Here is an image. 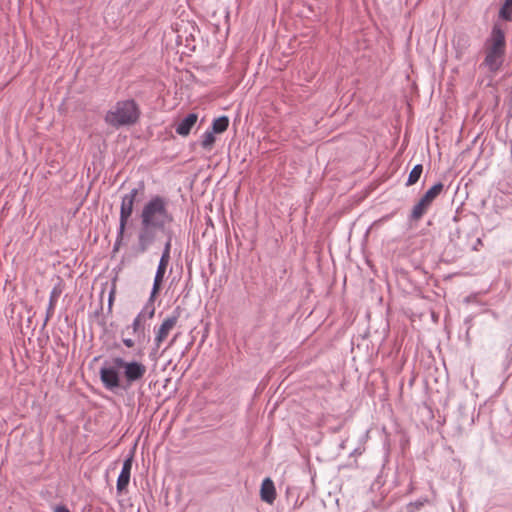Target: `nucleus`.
<instances>
[{"label":"nucleus","mask_w":512,"mask_h":512,"mask_svg":"<svg viewBox=\"0 0 512 512\" xmlns=\"http://www.w3.org/2000/svg\"><path fill=\"white\" fill-rule=\"evenodd\" d=\"M111 363L105 362L99 371L103 387L111 392H116L119 388L129 389L133 384L140 382L147 372V367L136 360L126 361L117 356L112 358Z\"/></svg>","instance_id":"1"},{"label":"nucleus","mask_w":512,"mask_h":512,"mask_svg":"<svg viewBox=\"0 0 512 512\" xmlns=\"http://www.w3.org/2000/svg\"><path fill=\"white\" fill-rule=\"evenodd\" d=\"M141 223L159 228L160 232L166 233V227L173 222V216L168 211L166 198L153 196L142 208L140 215Z\"/></svg>","instance_id":"2"},{"label":"nucleus","mask_w":512,"mask_h":512,"mask_svg":"<svg viewBox=\"0 0 512 512\" xmlns=\"http://www.w3.org/2000/svg\"><path fill=\"white\" fill-rule=\"evenodd\" d=\"M505 34L501 26L495 24L492 31L485 42V65L490 72H496L500 69L504 61L505 55Z\"/></svg>","instance_id":"3"},{"label":"nucleus","mask_w":512,"mask_h":512,"mask_svg":"<svg viewBox=\"0 0 512 512\" xmlns=\"http://www.w3.org/2000/svg\"><path fill=\"white\" fill-rule=\"evenodd\" d=\"M140 117V108L133 99L121 100L106 113L105 122L114 128L131 126L137 123Z\"/></svg>","instance_id":"4"},{"label":"nucleus","mask_w":512,"mask_h":512,"mask_svg":"<svg viewBox=\"0 0 512 512\" xmlns=\"http://www.w3.org/2000/svg\"><path fill=\"white\" fill-rule=\"evenodd\" d=\"M444 185L441 182L434 184L426 193L420 198V200L414 205L411 214V221H418L431 206L436 197L442 192Z\"/></svg>","instance_id":"5"},{"label":"nucleus","mask_w":512,"mask_h":512,"mask_svg":"<svg viewBox=\"0 0 512 512\" xmlns=\"http://www.w3.org/2000/svg\"><path fill=\"white\" fill-rule=\"evenodd\" d=\"M181 315L180 307H176L173 312L168 315L161 325L158 328H155V337H154V350H158L161 344L166 340L169 333L178 323V320Z\"/></svg>","instance_id":"6"},{"label":"nucleus","mask_w":512,"mask_h":512,"mask_svg":"<svg viewBox=\"0 0 512 512\" xmlns=\"http://www.w3.org/2000/svg\"><path fill=\"white\" fill-rule=\"evenodd\" d=\"M154 301L155 300H150V298L148 299L145 306L138 313V315L134 318L131 326L129 327L132 329V333L135 336H137V338L139 340L141 338H144V336H145L146 321L149 319H152L155 314Z\"/></svg>","instance_id":"7"},{"label":"nucleus","mask_w":512,"mask_h":512,"mask_svg":"<svg viewBox=\"0 0 512 512\" xmlns=\"http://www.w3.org/2000/svg\"><path fill=\"white\" fill-rule=\"evenodd\" d=\"M139 188H133L127 194L122 197L121 206H120V217H119V225L121 226V230L125 231L129 218L133 213L134 202L140 190L144 188L143 182L139 183Z\"/></svg>","instance_id":"8"},{"label":"nucleus","mask_w":512,"mask_h":512,"mask_svg":"<svg viewBox=\"0 0 512 512\" xmlns=\"http://www.w3.org/2000/svg\"><path fill=\"white\" fill-rule=\"evenodd\" d=\"M158 232H160L159 228H156L152 225L147 226L145 225V223H141V227L137 236V252L145 253L146 251H148V249L156 241Z\"/></svg>","instance_id":"9"},{"label":"nucleus","mask_w":512,"mask_h":512,"mask_svg":"<svg viewBox=\"0 0 512 512\" xmlns=\"http://www.w3.org/2000/svg\"><path fill=\"white\" fill-rule=\"evenodd\" d=\"M169 261L170 260H168L166 258H160V260H159V263H158V266L156 269V273H155V277H154V281H153L152 290H151V293L149 296L150 300H155L157 293L160 291L161 284L164 279Z\"/></svg>","instance_id":"10"},{"label":"nucleus","mask_w":512,"mask_h":512,"mask_svg":"<svg viewBox=\"0 0 512 512\" xmlns=\"http://www.w3.org/2000/svg\"><path fill=\"white\" fill-rule=\"evenodd\" d=\"M132 460L133 456L130 455L127 459L124 460L122 469L117 478L116 488L118 492H122L129 484L131 469H132Z\"/></svg>","instance_id":"11"},{"label":"nucleus","mask_w":512,"mask_h":512,"mask_svg":"<svg viewBox=\"0 0 512 512\" xmlns=\"http://www.w3.org/2000/svg\"><path fill=\"white\" fill-rule=\"evenodd\" d=\"M198 115L196 113L188 114L176 126L175 131L180 136H188L196 124Z\"/></svg>","instance_id":"12"},{"label":"nucleus","mask_w":512,"mask_h":512,"mask_svg":"<svg viewBox=\"0 0 512 512\" xmlns=\"http://www.w3.org/2000/svg\"><path fill=\"white\" fill-rule=\"evenodd\" d=\"M261 500L272 504L276 498V490L273 481L270 478H265L261 484L260 489Z\"/></svg>","instance_id":"13"},{"label":"nucleus","mask_w":512,"mask_h":512,"mask_svg":"<svg viewBox=\"0 0 512 512\" xmlns=\"http://www.w3.org/2000/svg\"><path fill=\"white\" fill-rule=\"evenodd\" d=\"M470 46V39L466 34H458L453 40V47L457 59H462Z\"/></svg>","instance_id":"14"},{"label":"nucleus","mask_w":512,"mask_h":512,"mask_svg":"<svg viewBox=\"0 0 512 512\" xmlns=\"http://www.w3.org/2000/svg\"><path fill=\"white\" fill-rule=\"evenodd\" d=\"M60 294H61V290H59L57 287H54L52 289V291L50 292L49 304H48V307H47V311H46V316H45V319H44L43 327L46 326V324L49 321V319L53 316L54 310H55V306H56V303H57V300H58V297L60 296Z\"/></svg>","instance_id":"15"},{"label":"nucleus","mask_w":512,"mask_h":512,"mask_svg":"<svg viewBox=\"0 0 512 512\" xmlns=\"http://www.w3.org/2000/svg\"><path fill=\"white\" fill-rule=\"evenodd\" d=\"M229 125V119L227 116H220L216 118L212 123L211 131L214 133H223L227 130Z\"/></svg>","instance_id":"16"},{"label":"nucleus","mask_w":512,"mask_h":512,"mask_svg":"<svg viewBox=\"0 0 512 512\" xmlns=\"http://www.w3.org/2000/svg\"><path fill=\"white\" fill-rule=\"evenodd\" d=\"M423 172L422 164L415 165L408 175L406 186H412L418 182Z\"/></svg>","instance_id":"17"},{"label":"nucleus","mask_w":512,"mask_h":512,"mask_svg":"<svg viewBox=\"0 0 512 512\" xmlns=\"http://www.w3.org/2000/svg\"><path fill=\"white\" fill-rule=\"evenodd\" d=\"M499 16L506 21L512 18V0H505L499 11Z\"/></svg>","instance_id":"18"},{"label":"nucleus","mask_w":512,"mask_h":512,"mask_svg":"<svg viewBox=\"0 0 512 512\" xmlns=\"http://www.w3.org/2000/svg\"><path fill=\"white\" fill-rule=\"evenodd\" d=\"M214 132H212L211 130H207L203 135H202V140H201V146L204 148V149H210L214 142H215V136H214Z\"/></svg>","instance_id":"19"},{"label":"nucleus","mask_w":512,"mask_h":512,"mask_svg":"<svg viewBox=\"0 0 512 512\" xmlns=\"http://www.w3.org/2000/svg\"><path fill=\"white\" fill-rule=\"evenodd\" d=\"M171 247H172V233H171V231H169L168 235H167V239L164 243V248H163L162 255L160 258H166V259L170 260Z\"/></svg>","instance_id":"20"},{"label":"nucleus","mask_w":512,"mask_h":512,"mask_svg":"<svg viewBox=\"0 0 512 512\" xmlns=\"http://www.w3.org/2000/svg\"><path fill=\"white\" fill-rule=\"evenodd\" d=\"M124 233H125V231H122L121 226L119 225L116 240H115L114 247H113L114 251H117L119 249L120 245L122 244Z\"/></svg>","instance_id":"21"},{"label":"nucleus","mask_w":512,"mask_h":512,"mask_svg":"<svg viewBox=\"0 0 512 512\" xmlns=\"http://www.w3.org/2000/svg\"><path fill=\"white\" fill-rule=\"evenodd\" d=\"M426 502H427V499H419V500H416L415 502H411L408 505V512H413L412 508L419 510L421 507L424 506V504Z\"/></svg>","instance_id":"22"},{"label":"nucleus","mask_w":512,"mask_h":512,"mask_svg":"<svg viewBox=\"0 0 512 512\" xmlns=\"http://www.w3.org/2000/svg\"><path fill=\"white\" fill-rule=\"evenodd\" d=\"M122 342L127 348H132L135 345V341L131 338H123Z\"/></svg>","instance_id":"23"},{"label":"nucleus","mask_w":512,"mask_h":512,"mask_svg":"<svg viewBox=\"0 0 512 512\" xmlns=\"http://www.w3.org/2000/svg\"><path fill=\"white\" fill-rule=\"evenodd\" d=\"M54 512H70V511L65 505H57L54 508Z\"/></svg>","instance_id":"24"},{"label":"nucleus","mask_w":512,"mask_h":512,"mask_svg":"<svg viewBox=\"0 0 512 512\" xmlns=\"http://www.w3.org/2000/svg\"><path fill=\"white\" fill-rule=\"evenodd\" d=\"M114 300V291L112 290L109 294L108 308L111 309Z\"/></svg>","instance_id":"25"},{"label":"nucleus","mask_w":512,"mask_h":512,"mask_svg":"<svg viewBox=\"0 0 512 512\" xmlns=\"http://www.w3.org/2000/svg\"><path fill=\"white\" fill-rule=\"evenodd\" d=\"M477 245H482V241L480 238L476 240V244L473 246V250H477Z\"/></svg>","instance_id":"26"},{"label":"nucleus","mask_w":512,"mask_h":512,"mask_svg":"<svg viewBox=\"0 0 512 512\" xmlns=\"http://www.w3.org/2000/svg\"><path fill=\"white\" fill-rule=\"evenodd\" d=\"M175 340H176V336H175V337H173V339H172V340H170L168 347L172 346V345H173V343L175 342Z\"/></svg>","instance_id":"27"}]
</instances>
